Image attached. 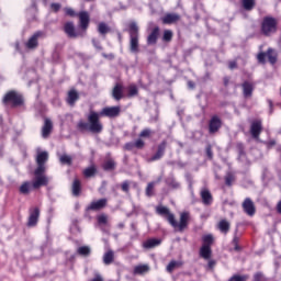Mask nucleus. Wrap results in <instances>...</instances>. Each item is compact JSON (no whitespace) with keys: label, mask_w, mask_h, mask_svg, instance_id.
<instances>
[{"label":"nucleus","mask_w":281,"mask_h":281,"mask_svg":"<svg viewBox=\"0 0 281 281\" xmlns=\"http://www.w3.org/2000/svg\"><path fill=\"white\" fill-rule=\"evenodd\" d=\"M120 113H122V108L120 105L105 106L100 111V113L91 111L88 115V122L82 120L79 121L77 123V130L80 133L88 131L94 135H100V133L104 131V125L102 124V121H100V117H120Z\"/></svg>","instance_id":"nucleus-1"},{"label":"nucleus","mask_w":281,"mask_h":281,"mask_svg":"<svg viewBox=\"0 0 281 281\" xmlns=\"http://www.w3.org/2000/svg\"><path fill=\"white\" fill-rule=\"evenodd\" d=\"M156 214L158 216H161L162 218H166V221L171 225L175 229V232L183 233L188 227H190V212L184 211L180 213L179 222H177V217H175V214L170 212V209L168 206L164 205H157L156 206Z\"/></svg>","instance_id":"nucleus-2"},{"label":"nucleus","mask_w":281,"mask_h":281,"mask_svg":"<svg viewBox=\"0 0 281 281\" xmlns=\"http://www.w3.org/2000/svg\"><path fill=\"white\" fill-rule=\"evenodd\" d=\"M77 16L79 19V27L81 31H76V25H74V22H66L64 24V32L68 38H82V36L87 34V30H89V23H91L89 12L81 11L77 14Z\"/></svg>","instance_id":"nucleus-3"},{"label":"nucleus","mask_w":281,"mask_h":281,"mask_svg":"<svg viewBox=\"0 0 281 281\" xmlns=\"http://www.w3.org/2000/svg\"><path fill=\"white\" fill-rule=\"evenodd\" d=\"M2 104L11 109L25 106V98L16 90H9L2 98Z\"/></svg>","instance_id":"nucleus-4"},{"label":"nucleus","mask_w":281,"mask_h":281,"mask_svg":"<svg viewBox=\"0 0 281 281\" xmlns=\"http://www.w3.org/2000/svg\"><path fill=\"white\" fill-rule=\"evenodd\" d=\"M128 34L131 54H139V26H137L136 22L128 24Z\"/></svg>","instance_id":"nucleus-5"},{"label":"nucleus","mask_w":281,"mask_h":281,"mask_svg":"<svg viewBox=\"0 0 281 281\" xmlns=\"http://www.w3.org/2000/svg\"><path fill=\"white\" fill-rule=\"evenodd\" d=\"M260 32L262 36H271L278 32V20L273 16H265L261 21Z\"/></svg>","instance_id":"nucleus-6"},{"label":"nucleus","mask_w":281,"mask_h":281,"mask_svg":"<svg viewBox=\"0 0 281 281\" xmlns=\"http://www.w3.org/2000/svg\"><path fill=\"white\" fill-rule=\"evenodd\" d=\"M267 58L270 65H276L278 63V53L273 48H268L267 52H260L257 55V60L260 65L267 64Z\"/></svg>","instance_id":"nucleus-7"},{"label":"nucleus","mask_w":281,"mask_h":281,"mask_svg":"<svg viewBox=\"0 0 281 281\" xmlns=\"http://www.w3.org/2000/svg\"><path fill=\"white\" fill-rule=\"evenodd\" d=\"M167 148H168V140L164 139L161 143L157 145L156 151L147 159V162L153 164L155 161H159L164 159Z\"/></svg>","instance_id":"nucleus-8"},{"label":"nucleus","mask_w":281,"mask_h":281,"mask_svg":"<svg viewBox=\"0 0 281 281\" xmlns=\"http://www.w3.org/2000/svg\"><path fill=\"white\" fill-rule=\"evenodd\" d=\"M34 180L32 182L33 190H38L45 186H49V178L46 177L45 171H40L37 173V169L34 170Z\"/></svg>","instance_id":"nucleus-9"},{"label":"nucleus","mask_w":281,"mask_h":281,"mask_svg":"<svg viewBox=\"0 0 281 281\" xmlns=\"http://www.w3.org/2000/svg\"><path fill=\"white\" fill-rule=\"evenodd\" d=\"M109 203V200L106 198H102L95 201H92L87 207L86 213L89 214V212H100V210H104L106 204Z\"/></svg>","instance_id":"nucleus-10"},{"label":"nucleus","mask_w":281,"mask_h":281,"mask_svg":"<svg viewBox=\"0 0 281 281\" xmlns=\"http://www.w3.org/2000/svg\"><path fill=\"white\" fill-rule=\"evenodd\" d=\"M262 134V120L256 119L250 123V135L252 139H260Z\"/></svg>","instance_id":"nucleus-11"},{"label":"nucleus","mask_w":281,"mask_h":281,"mask_svg":"<svg viewBox=\"0 0 281 281\" xmlns=\"http://www.w3.org/2000/svg\"><path fill=\"white\" fill-rule=\"evenodd\" d=\"M48 159H49V154L47 151H42L37 154V157H36L37 168L35 169L37 170V173L45 172L47 170V167H45V164H47Z\"/></svg>","instance_id":"nucleus-12"},{"label":"nucleus","mask_w":281,"mask_h":281,"mask_svg":"<svg viewBox=\"0 0 281 281\" xmlns=\"http://www.w3.org/2000/svg\"><path fill=\"white\" fill-rule=\"evenodd\" d=\"M256 89V85L254 81L245 80L241 83V93L245 100H249V98L254 97V91Z\"/></svg>","instance_id":"nucleus-13"},{"label":"nucleus","mask_w":281,"mask_h":281,"mask_svg":"<svg viewBox=\"0 0 281 281\" xmlns=\"http://www.w3.org/2000/svg\"><path fill=\"white\" fill-rule=\"evenodd\" d=\"M40 216H41V209H38V206L30 209V215L26 224L27 227H36V225H38Z\"/></svg>","instance_id":"nucleus-14"},{"label":"nucleus","mask_w":281,"mask_h":281,"mask_svg":"<svg viewBox=\"0 0 281 281\" xmlns=\"http://www.w3.org/2000/svg\"><path fill=\"white\" fill-rule=\"evenodd\" d=\"M222 126H223V121H221V117H218V115H213L209 122L210 134L214 135V133H218Z\"/></svg>","instance_id":"nucleus-15"},{"label":"nucleus","mask_w":281,"mask_h":281,"mask_svg":"<svg viewBox=\"0 0 281 281\" xmlns=\"http://www.w3.org/2000/svg\"><path fill=\"white\" fill-rule=\"evenodd\" d=\"M241 207L247 216L256 215V204H254V200H251V198H246L241 204Z\"/></svg>","instance_id":"nucleus-16"},{"label":"nucleus","mask_w":281,"mask_h":281,"mask_svg":"<svg viewBox=\"0 0 281 281\" xmlns=\"http://www.w3.org/2000/svg\"><path fill=\"white\" fill-rule=\"evenodd\" d=\"M54 131V122L50 119L45 117L44 124L42 126V137L43 139H47L52 135Z\"/></svg>","instance_id":"nucleus-17"},{"label":"nucleus","mask_w":281,"mask_h":281,"mask_svg":"<svg viewBox=\"0 0 281 281\" xmlns=\"http://www.w3.org/2000/svg\"><path fill=\"white\" fill-rule=\"evenodd\" d=\"M179 21H181V15H179V13H167L161 19L164 25H172L179 23Z\"/></svg>","instance_id":"nucleus-18"},{"label":"nucleus","mask_w":281,"mask_h":281,"mask_svg":"<svg viewBox=\"0 0 281 281\" xmlns=\"http://www.w3.org/2000/svg\"><path fill=\"white\" fill-rule=\"evenodd\" d=\"M112 98L116 102H120L124 98V86L122 83H116L112 89Z\"/></svg>","instance_id":"nucleus-19"},{"label":"nucleus","mask_w":281,"mask_h":281,"mask_svg":"<svg viewBox=\"0 0 281 281\" xmlns=\"http://www.w3.org/2000/svg\"><path fill=\"white\" fill-rule=\"evenodd\" d=\"M200 196L203 205H210L211 203H214V196L212 195V192H210L206 188L200 191Z\"/></svg>","instance_id":"nucleus-20"},{"label":"nucleus","mask_w":281,"mask_h":281,"mask_svg":"<svg viewBox=\"0 0 281 281\" xmlns=\"http://www.w3.org/2000/svg\"><path fill=\"white\" fill-rule=\"evenodd\" d=\"M41 36H43V32L37 31L34 33L26 43L27 49H36V47H38V38H41Z\"/></svg>","instance_id":"nucleus-21"},{"label":"nucleus","mask_w":281,"mask_h":281,"mask_svg":"<svg viewBox=\"0 0 281 281\" xmlns=\"http://www.w3.org/2000/svg\"><path fill=\"white\" fill-rule=\"evenodd\" d=\"M72 196H80L82 194V181L80 179L75 178L71 184Z\"/></svg>","instance_id":"nucleus-22"},{"label":"nucleus","mask_w":281,"mask_h":281,"mask_svg":"<svg viewBox=\"0 0 281 281\" xmlns=\"http://www.w3.org/2000/svg\"><path fill=\"white\" fill-rule=\"evenodd\" d=\"M78 100H80V94H78V91L75 89L68 91L66 102L69 104V106H76V102H78Z\"/></svg>","instance_id":"nucleus-23"},{"label":"nucleus","mask_w":281,"mask_h":281,"mask_svg":"<svg viewBox=\"0 0 281 281\" xmlns=\"http://www.w3.org/2000/svg\"><path fill=\"white\" fill-rule=\"evenodd\" d=\"M159 38V26L151 30L150 34L147 36V45H157Z\"/></svg>","instance_id":"nucleus-24"},{"label":"nucleus","mask_w":281,"mask_h":281,"mask_svg":"<svg viewBox=\"0 0 281 281\" xmlns=\"http://www.w3.org/2000/svg\"><path fill=\"white\" fill-rule=\"evenodd\" d=\"M217 229L221 234L227 236V234H229V229H232V224L227 220H221L217 224Z\"/></svg>","instance_id":"nucleus-25"},{"label":"nucleus","mask_w":281,"mask_h":281,"mask_svg":"<svg viewBox=\"0 0 281 281\" xmlns=\"http://www.w3.org/2000/svg\"><path fill=\"white\" fill-rule=\"evenodd\" d=\"M161 245V239L149 238L143 243L144 249H155V247H159Z\"/></svg>","instance_id":"nucleus-26"},{"label":"nucleus","mask_w":281,"mask_h":281,"mask_svg":"<svg viewBox=\"0 0 281 281\" xmlns=\"http://www.w3.org/2000/svg\"><path fill=\"white\" fill-rule=\"evenodd\" d=\"M200 258H203L204 260H210L212 258V247L201 246Z\"/></svg>","instance_id":"nucleus-27"},{"label":"nucleus","mask_w":281,"mask_h":281,"mask_svg":"<svg viewBox=\"0 0 281 281\" xmlns=\"http://www.w3.org/2000/svg\"><path fill=\"white\" fill-rule=\"evenodd\" d=\"M148 271H150L148 265H138L134 267V276H144V273H148Z\"/></svg>","instance_id":"nucleus-28"},{"label":"nucleus","mask_w":281,"mask_h":281,"mask_svg":"<svg viewBox=\"0 0 281 281\" xmlns=\"http://www.w3.org/2000/svg\"><path fill=\"white\" fill-rule=\"evenodd\" d=\"M231 245L233 247V251H237V254L243 251V247L240 246V238L237 234L234 235Z\"/></svg>","instance_id":"nucleus-29"},{"label":"nucleus","mask_w":281,"mask_h":281,"mask_svg":"<svg viewBox=\"0 0 281 281\" xmlns=\"http://www.w3.org/2000/svg\"><path fill=\"white\" fill-rule=\"evenodd\" d=\"M82 175L86 179H91L94 175H98V168L92 165L86 169H83Z\"/></svg>","instance_id":"nucleus-30"},{"label":"nucleus","mask_w":281,"mask_h":281,"mask_svg":"<svg viewBox=\"0 0 281 281\" xmlns=\"http://www.w3.org/2000/svg\"><path fill=\"white\" fill-rule=\"evenodd\" d=\"M98 32L101 34V36H106L109 32H111V27L109 26L108 23L101 22L98 24Z\"/></svg>","instance_id":"nucleus-31"},{"label":"nucleus","mask_w":281,"mask_h":281,"mask_svg":"<svg viewBox=\"0 0 281 281\" xmlns=\"http://www.w3.org/2000/svg\"><path fill=\"white\" fill-rule=\"evenodd\" d=\"M212 245H214V236L212 234L202 236V247H212Z\"/></svg>","instance_id":"nucleus-32"},{"label":"nucleus","mask_w":281,"mask_h":281,"mask_svg":"<svg viewBox=\"0 0 281 281\" xmlns=\"http://www.w3.org/2000/svg\"><path fill=\"white\" fill-rule=\"evenodd\" d=\"M113 260H115V254L113 250H109L103 255L104 265H113Z\"/></svg>","instance_id":"nucleus-33"},{"label":"nucleus","mask_w":281,"mask_h":281,"mask_svg":"<svg viewBox=\"0 0 281 281\" xmlns=\"http://www.w3.org/2000/svg\"><path fill=\"white\" fill-rule=\"evenodd\" d=\"M235 148L238 153V159H243V157H247V151H245V144L243 143H236Z\"/></svg>","instance_id":"nucleus-34"},{"label":"nucleus","mask_w":281,"mask_h":281,"mask_svg":"<svg viewBox=\"0 0 281 281\" xmlns=\"http://www.w3.org/2000/svg\"><path fill=\"white\" fill-rule=\"evenodd\" d=\"M78 256H83V258H87L91 256V248L89 246H81L77 249Z\"/></svg>","instance_id":"nucleus-35"},{"label":"nucleus","mask_w":281,"mask_h":281,"mask_svg":"<svg viewBox=\"0 0 281 281\" xmlns=\"http://www.w3.org/2000/svg\"><path fill=\"white\" fill-rule=\"evenodd\" d=\"M32 190V182L25 181L20 186V194H29Z\"/></svg>","instance_id":"nucleus-36"},{"label":"nucleus","mask_w":281,"mask_h":281,"mask_svg":"<svg viewBox=\"0 0 281 281\" xmlns=\"http://www.w3.org/2000/svg\"><path fill=\"white\" fill-rule=\"evenodd\" d=\"M136 95H139V89H137V86L131 85L127 88V98H135Z\"/></svg>","instance_id":"nucleus-37"},{"label":"nucleus","mask_w":281,"mask_h":281,"mask_svg":"<svg viewBox=\"0 0 281 281\" xmlns=\"http://www.w3.org/2000/svg\"><path fill=\"white\" fill-rule=\"evenodd\" d=\"M102 168H103V170H105V171L115 170V160H113V159L105 160V161L103 162Z\"/></svg>","instance_id":"nucleus-38"},{"label":"nucleus","mask_w":281,"mask_h":281,"mask_svg":"<svg viewBox=\"0 0 281 281\" xmlns=\"http://www.w3.org/2000/svg\"><path fill=\"white\" fill-rule=\"evenodd\" d=\"M175 36V33L170 30H165L162 33V41L164 43H170L172 41V37Z\"/></svg>","instance_id":"nucleus-39"},{"label":"nucleus","mask_w":281,"mask_h":281,"mask_svg":"<svg viewBox=\"0 0 281 281\" xmlns=\"http://www.w3.org/2000/svg\"><path fill=\"white\" fill-rule=\"evenodd\" d=\"M236 181V176H234V173H227L225 176V184L228 187V188H232L233 183Z\"/></svg>","instance_id":"nucleus-40"},{"label":"nucleus","mask_w":281,"mask_h":281,"mask_svg":"<svg viewBox=\"0 0 281 281\" xmlns=\"http://www.w3.org/2000/svg\"><path fill=\"white\" fill-rule=\"evenodd\" d=\"M256 0H243V8L250 11L254 10Z\"/></svg>","instance_id":"nucleus-41"},{"label":"nucleus","mask_w":281,"mask_h":281,"mask_svg":"<svg viewBox=\"0 0 281 281\" xmlns=\"http://www.w3.org/2000/svg\"><path fill=\"white\" fill-rule=\"evenodd\" d=\"M249 280V274H234L228 279V281H247Z\"/></svg>","instance_id":"nucleus-42"},{"label":"nucleus","mask_w":281,"mask_h":281,"mask_svg":"<svg viewBox=\"0 0 281 281\" xmlns=\"http://www.w3.org/2000/svg\"><path fill=\"white\" fill-rule=\"evenodd\" d=\"M121 190L122 192H125V194H128L131 192V181L125 180L121 183Z\"/></svg>","instance_id":"nucleus-43"},{"label":"nucleus","mask_w":281,"mask_h":281,"mask_svg":"<svg viewBox=\"0 0 281 281\" xmlns=\"http://www.w3.org/2000/svg\"><path fill=\"white\" fill-rule=\"evenodd\" d=\"M99 225H106L109 223V216L106 214H101L97 217Z\"/></svg>","instance_id":"nucleus-44"},{"label":"nucleus","mask_w":281,"mask_h":281,"mask_svg":"<svg viewBox=\"0 0 281 281\" xmlns=\"http://www.w3.org/2000/svg\"><path fill=\"white\" fill-rule=\"evenodd\" d=\"M60 164H66L67 166H71V156L61 155L59 158Z\"/></svg>","instance_id":"nucleus-45"},{"label":"nucleus","mask_w":281,"mask_h":281,"mask_svg":"<svg viewBox=\"0 0 281 281\" xmlns=\"http://www.w3.org/2000/svg\"><path fill=\"white\" fill-rule=\"evenodd\" d=\"M167 186L169 188H173V190H177L178 188H180L179 182H177V180H175L172 178L167 180Z\"/></svg>","instance_id":"nucleus-46"},{"label":"nucleus","mask_w":281,"mask_h":281,"mask_svg":"<svg viewBox=\"0 0 281 281\" xmlns=\"http://www.w3.org/2000/svg\"><path fill=\"white\" fill-rule=\"evenodd\" d=\"M153 135V131L150 128H144L140 133H139V137H144V138H148L151 137Z\"/></svg>","instance_id":"nucleus-47"},{"label":"nucleus","mask_w":281,"mask_h":281,"mask_svg":"<svg viewBox=\"0 0 281 281\" xmlns=\"http://www.w3.org/2000/svg\"><path fill=\"white\" fill-rule=\"evenodd\" d=\"M176 267H179V262L172 260V261H170V262L168 263V266H167V271H168L169 273H172V272L175 271V268H176Z\"/></svg>","instance_id":"nucleus-48"},{"label":"nucleus","mask_w":281,"mask_h":281,"mask_svg":"<svg viewBox=\"0 0 281 281\" xmlns=\"http://www.w3.org/2000/svg\"><path fill=\"white\" fill-rule=\"evenodd\" d=\"M206 157L210 160L214 159V151H212V145H207L205 148Z\"/></svg>","instance_id":"nucleus-49"},{"label":"nucleus","mask_w":281,"mask_h":281,"mask_svg":"<svg viewBox=\"0 0 281 281\" xmlns=\"http://www.w3.org/2000/svg\"><path fill=\"white\" fill-rule=\"evenodd\" d=\"M153 190H155V182H149L146 188L147 196H153Z\"/></svg>","instance_id":"nucleus-50"},{"label":"nucleus","mask_w":281,"mask_h":281,"mask_svg":"<svg viewBox=\"0 0 281 281\" xmlns=\"http://www.w3.org/2000/svg\"><path fill=\"white\" fill-rule=\"evenodd\" d=\"M146 146V143L142 138H138L134 143V147H136L138 150H142Z\"/></svg>","instance_id":"nucleus-51"},{"label":"nucleus","mask_w":281,"mask_h":281,"mask_svg":"<svg viewBox=\"0 0 281 281\" xmlns=\"http://www.w3.org/2000/svg\"><path fill=\"white\" fill-rule=\"evenodd\" d=\"M252 281H266L262 272H256L252 277Z\"/></svg>","instance_id":"nucleus-52"},{"label":"nucleus","mask_w":281,"mask_h":281,"mask_svg":"<svg viewBox=\"0 0 281 281\" xmlns=\"http://www.w3.org/2000/svg\"><path fill=\"white\" fill-rule=\"evenodd\" d=\"M66 16H76V11L72 8L64 9Z\"/></svg>","instance_id":"nucleus-53"},{"label":"nucleus","mask_w":281,"mask_h":281,"mask_svg":"<svg viewBox=\"0 0 281 281\" xmlns=\"http://www.w3.org/2000/svg\"><path fill=\"white\" fill-rule=\"evenodd\" d=\"M276 144H277L276 139H270L268 142H265V146L268 148V150H271V148H273Z\"/></svg>","instance_id":"nucleus-54"},{"label":"nucleus","mask_w":281,"mask_h":281,"mask_svg":"<svg viewBox=\"0 0 281 281\" xmlns=\"http://www.w3.org/2000/svg\"><path fill=\"white\" fill-rule=\"evenodd\" d=\"M60 8H61L60 3L54 2L50 4V10H53V12H59Z\"/></svg>","instance_id":"nucleus-55"},{"label":"nucleus","mask_w":281,"mask_h":281,"mask_svg":"<svg viewBox=\"0 0 281 281\" xmlns=\"http://www.w3.org/2000/svg\"><path fill=\"white\" fill-rule=\"evenodd\" d=\"M228 68L231 70L238 69V61H236V60L228 61Z\"/></svg>","instance_id":"nucleus-56"},{"label":"nucleus","mask_w":281,"mask_h":281,"mask_svg":"<svg viewBox=\"0 0 281 281\" xmlns=\"http://www.w3.org/2000/svg\"><path fill=\"white\" fill-rule=\"evenodd\" d=\"M102 57L106 58L108 60H113L115 58V55L113 53H110V54L102 53Z\"/></svg>","instance_id":"nucleus-57"},{"label":"nucleus","mask_w":281,"mask_h":281,"mask_svg":"<svg viewBox=\"0 0 281 281\" xmlns=\"http://www.w3.org/2000/svg\"><path fill=\"white\" fill-rule=\"evenodd\" d=\"M125 150H133L135 148V143L130 142L124 145Z\"/></svg>","instance_id":"nucleus-58"},{"label":"nucleus","mask_w":281,"mask_h":281,"mask_svg":"<svg viewBox=\"0 0 281 281\" xmlns=\"http://www.w3.org/2000/svg\"><path fill=\"white\" fill-rule=\"evenodd\" d=\"M90 281H104V278L100 273H95L94 278H92Z\"/></svg>","instance_id":"nucleus-59"},{"label":"nucleus","mask_w":281,"mask_h":281,"mask_svg":"<svg viewBox=\"0 0 281 281\" xmlns=\"http://www.w3.org/2000/svg\"><path fill=\"white\" fill-rule=\"evenodd\" d=\"M229 80H232V78L229 76H225L223 78V85L225 88L229 87Z\"/></svg>","instance_id":"nucleus-60"},{"label":"nucleus","mask_w":281,"mask_h":281,"mask_svg":"<svg viewBox=\"0 0 281 281\" xmlns=\"http://www.w3.org/2000/svg\"><path fill=\"white\" fill-rule=\"evenodd\" d=\"M207 267H209V269H214V267H216V261L215 260H209Z\"/></svg>","instance_id":"nucleus-61"},{"label":"nucleus","mask_w":281,"mask_h":281,"mask_svg":"<svg viewBox=\"0 0 281 281\" xmlns=\"http://www.w3.org/2000/svg\"><path fill=\"white\" fill-rule=\"evenodd\" d=\"M187 85H188V87H189L190 89H194V88L196 87V83H194V81H192V80H189V81L187 82Z\"/></svg>","instance_id":"nucleus-62"},{"label":"nucleus","mask_w":281,"mask_h":281,"mask_svg":"<svg viewBox=\"0 0 281 281\" xmlns=\"http://www.w3.org/2000/svg\"><path fill=\"white\" fill-rule=\"evenodd\" d=\"M93 46H94L97 49L102 50V46H101L98 42H95V41H93Z\"/></svg>","instance_id":"nucleus-63"},{"label":"nucleus","mask_w":281,"mask_h":281,"mask_svg":"<svg viewBox=\"0 0 281 281\" xmlns=\"http://www.w3.org/2000/svg\"><path fill=\"white\" fill-rule=\"evenodd\" d=\"M277 153H281V145L277 147Z\"/></svg>","instance_id":"nucleus-64"}]
</instances>
